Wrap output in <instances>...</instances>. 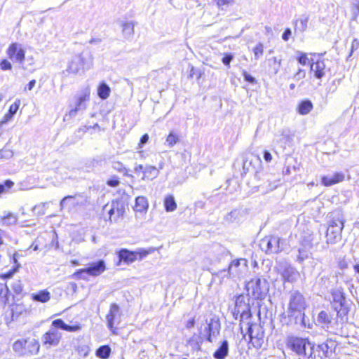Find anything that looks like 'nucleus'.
<instances>
[{
	"label": "nucleus",
	"mask_w": 359,
	"mask_h": 359,
	"mask_svg": "<svg viewBox=\"0 0 359 359\" xmlns=\"http://www.w3.org/2000/svg\"><path fill=\"white\" fill-rule=\"evenodd\" d=\"M332 307L337 312V317L343 320L349 311L344 293L341 289H335L332 290Z\"/></svg>",
	"instance_id": "6"
},
{
	"label": "nucleus",
	"mask_w": 359,
	"mask_h": 359,
	"mask_svg": "<svg viewBox=\"0 0 359 359\" xmlns=\"http://www.w3.org/2000/svg\"><path fill=\"white\" fill-rule=\"evenodd\" d=\"M156 167L151 165H146L144 166V170L143 172V175L142 177V180H152L155 177V172Z\"/></svg>",
	"instance_id": "36"
},
{
	"label": "nucleus",
	"mask_w": 359,
	"mask_h": 359,
	"mask_svg": "<svg viewBox=\"0 0 359 359\" xmlns=\"http://www.w3.org/2000/svg\"><path fill=\"white\" fill-rule=\"evenodd\" d=\"M229 353V342L224 340L219 347L215 351L213 356L216 359H224Z\"/></svg>",
	"instance_id": "24"
},
{
	"label": "nucleus",
	"mask_w": 359,
	"mask_h": 359,
	"mask_svg": "<svg viewBox=\"0 0 359 359\" xmlns=\"http://www.w3.org/2000/svg\"><path fill=\"white\" fill-rule=\"evenodd\" d=\"M264 158L266 162H270L272 160V156L268 151H264Z\"/></svg>",
	"instance_id": "64"
},
{
	"label": "nucleus",
	"mask_w": 359,
	"mask_h": 359,
	"mask_svg": "<svg viewBox=\"0 0 359 359\" xmlns=\"http://www.w3.org/2000/svg\"><path fill=\"white\" fill-rule=\"evenodd\" d=\"M291 34H292V31H291V29H290V28H287V29L284 31V32H283V35H282V39H283L284 41H288V40H289V39H290V37Z\"/></svg>",
	"instance_id": "59"
},
{
	"label": "nucleus",
	"mask_w": 359,
	"mask_h": 359,
	"mask_svg": "<svg viewBox=\"0 0 359 359\" xmlns=\"http://www.w3.org/2000/svg\"><path fill=\"white\" fill-rule=\"evenodd\" d=\"M111 89L109 86L104 82L100 84L97 88V95L102 100L107 99L110 94Z\"/></svg>",
	"instance_id": "30"
},
{
	"label": "nucleus",
	"mask_w": 359,
	"mask_h": 359,
	"mask_svg": "<svg viewBox=\"0 0 359 359\" xmlns=\"http://www.w3.org/2000/svg\"><path fill=\"white\" fill-rule=\"evenodd\" d=\"M14 186V182L11 180H6L0 184V194L6 193Z\"/></svg>",
	"instance_id": "43"
},
{
	"label": "nucleus",
	"mask_w": 359,
	"mask_h": 359,
	"mask_svg": "<svg viewBox=\"0 0 359 359\" xmlns=\"http://www.w3.org/2000/svg\"><path fill=\"white\" fill-rule=\"evenodd\" d=\"M334 215L326 233V243L332 245L341 241V231L344 227V219L342 214L338 212Z\"/></svg>",
	"instance_id": "3"
},
{
	"label": "nucleus",
	"mask_w": 359,
	"mask_h": 359,
	"mask_svg": "<svg viewBox=\"0 0 359 359\" xmlns=\"http://www.w3.org/2000/svg\"><path fill=\"white\" fill-rule=\"evenodd\" d=\"M253 53L256 60H259L263 55L264 46L262 43H259L254 48Z\"/></svg>",
	"instance_id": "44"
},
{
	"label": "nucleus",
	"mask_w": 359,
	"mask_h": 359,
	"mask_svg": "<svg viewBox=\"0 0 359 359\" xmlns=\"http://www.w3.org/2000/svg\"><path fill=\"white\" fill-rule=\"evenodd\" d=\"M195 325V318H191L189 320H188L185 324V327L187 329H191L194 327Z\"/></svg>",
	"instance_id": "62"
},
{
	"label": "nucleus",
	"mask_w": 359,
	"mask_h": 359,
	"mask_svg": "<svg viewBox=\"0 0 359 359\" xmlns=\"http://www.w3.org/2000/svg\"><path fill=\"white\" fill-rule=\"evenodd\" d=\"M112 203H113V207L114 208L115 214H116V216H114V219H116V218L123 215V214L124 212V209H123L122 204L119 201H112Z\"/></svg>",
	"instance_id": "41"
},
{
	"label": "nucleus",
	"mask_w": 359,
	"mask_h": 359,
	"mask_svg": "<svg viewBox=\"0 0 359 359\" xmlns=\"http://www.w3.org/2000/svg\"><path fill=\"white\" fill-rule=\"evenodd\" d=\"M7 55L11 60L15 58V61L22 63L25 57V51L19 44L13 43L8 47Z\"/></svg>",
	"instance_id": "16"
},
{
	"label": "nucleus",
	"mask_w": 359,
	"mask_h": 359,
	"mask_svg": "<svg viewBox=\"0 0 359 359\" xmlns=\"http://www.w3.org/2000/svg\"><path fill=\"white\" fill-rule=\"evenodd\" d=\"M119 184H120V182L117 177H113L112 178L109 179L107 182V184L111 187H116L118 186Z\"/></svg>",
	"instance_id": "53"
},
{
	"label": "nucleus",
	"mask_w": 359,
	"mask_h": 359,
	"mask_svg": "<svg viewBox=\"0 0 359 359\" xmlns=\"http://www.w3.org/2000/svg\"><path fill=\"white\" fill-rule=\"evenodd\" d=\"M150 252L151 250H147L144 249H138L135 251H130L127 249H121L118 252V257L120 260L123 261L127 264H130L137 259H142Z\"/></svg>",
	"instance_id": "13"
},
{
	"label": "nucleus",
	"mask_w": 359,
	"mask_h": 359,
	"mask_svg": "<svg viewBox=\"0 0 359 359\" xmlns=\"http://www.w3.org/2000/svg\"><path fill=\"white\" fill-rule=\"evenodd\" d=\"M107 208H108V205H104L103 208V210L104 211L107 210L108 215H109V219L111 221L112 217H114V216H116L114 208L113 207V203H111V204L110 205V208L109 210H107Z\"/></svg>",
	"instance_id": "51"
},
{
	"label": "nucleus",
	"mask_w": 359,
	"mask_h": 359,
	"mask_svg": "<svg viewBox=\"0 0 359 359\" xmlns=\"http://www.w3.org/2000/svg\"><path fill=\"white\" fill-rule=\"evenodd\" d=\"M221 324L219 320L213 317L205 323H201L198 326V332L194 333L187 341V345L192 350L199 351L201 348L203 342L206 340L210 343L216 341L219 335Z\"/></svg>",
	"instance_id": "1"
},
{
	"label": "nucleus",
	"mask_w": 359,
	"mask_h": 359,
	"mask_svg": "<svg viewBox=\"0 0 359 359\" xmlns=\"http://www.w3.org/2000/svg\"><path fill=\"white\" fill-rule=\"evenodd\" d=\"M1 152L5 159H9L13 156V152L10 149H4L1 150Z\"/></svg>",
	"instance_id": "58"
},
{
	"label": "nucleus",
	"mask_w": 359,
	"mask_h": 359,
	"mask_svg": "<svg viewBox=\"0 0 359 359\" xmlns=\"http://www.w3.org/2000/svg\"><path fill=\"white\" fill-rule=\"evenodd\" d=\"M212 3L215 4L218 8H223V6L231 4L233 0H210Z\"/></svg>",
	"instance_id": "48"
},
{
	"label": "nucleus",
	"mask_w": 359,
	"mask_h": 359,
	"mask_svg": "<svg viewBox=\"0 0 359 359\" xmlns=\"http://www.w3.org/2000/svg\"><path fill=\"white\" fill-rule=\"evenodd\" d=\"M248 261L245 259H237L233 260L229 266L228 270H222L218 272L217 275L222 278L231 277L239 278L246 271Z\"/></svg>",
	"instance_id": "7"
},
{
	"label": "nucleus",
	"mask_w": 359,
	"mask_h": 359,
	"mask_svg": "<svg viewBox=\"0 0 359 359\" xmlns=\"http://www.w3.org/2000/svg\"><path fill=\"white\" fill-rule=\"evenodd\" d=\"M277 269L285 282L294 283L300 276L299 272L287 262H279Z\"/></svg>",
	"instance_id": "11"
},
{
	"label": "nucleus",
	"mask_w": 359,
	"mask_h": 359,
	"mask_svg": "<svg viewBox=\"0 0 359 359\" xmlns=\"http://www.w3.org/2000/svg\"><path fill=\"white\" fill-rule=\"evenodd\" d=\"M20 256V254L18 252H15L13 255L12 259L15 264V266L8 270L7 272L4 273L0 274V277L3 279H8L11 278L15 273H16L18 270V269L20 267V264L18 262V257Z\"/></svg>",
	"instance_id": "25"
},
{
	"label": "nucleus",
	"mask_w": 359,
	"mask_h": 359,
	"mask_svg": "<svg viewBox=\"0 0 359 359\" xmlns=\"http://www.w3.org/2000/svg\"><path fill=\"white\" fill-rule=\"evenodd\" d=\"M25 306L22 304H15L11 305V311L6 314L5 320L7 324L16 320L24 311Z\"/></svg>",
	"instance_id": "19"
},
{
	"label": "nucleus",
	"mask_w": 359,
	"mask_h": 359,
	"mask_svg": "<svg viewBox=\"0 0 359 359\" xmlns=\"http://www.w3.org/2000/svg\"><path fill=\"white\" fill-rule=\"evenodd\" d=\"M88 99V96L87 95H84L81 96L76 103L74 108L72 109L69 114L66 115V116H69V117H75L77 114L78 111H83L86 109V101Z\"/></svg>",
	"instance_id": "21"
},
{
	"label": "nucleus",
	"mask_w": 359,
	"mask_h": 359,
	"mask_svg": "<svg viewBox=\"0 0 359 359\" xmlns=\"http://www.w3.org/2000/svg\"><path fill=\"white\" fill-rule=\"evenodd\" d=\"M178 141V137L172 133H170L166 139V143L169 147H172Z\"/></svg>",
	"instance_id": "49"
},
{
	"label": "nucleus",
	"mask_w": 359,
	"mask_h": 359,
	"mask_svg": "<svg viewBox=\"0 0 359 359\" xmlns=\"http://www.w3.org/2000/svg\"><path fill=\"white\" fill-rule=\"evenodd\" d=\"M149 140V135L147 134H144L142 136L140 143L139 147H142Z\"/></svg>",
	"instance_id": "61"
},
{
	"label": "nucleus",
	"mask_w": 359,
	"mask_h": 359,
	"mask_svg": "<svg viewBox=\"0 0 359 359\" xmlns=\"http://www.w3.org/2000/svg\"><path fill=\"white\" fill-rule=\"evenodd\" d=\"M313 109V104L312 102L309 100H306L304 101H302L297 107V111L299 114L302 115H306L308 114L311 109Z\"/></svg>",
	"instance_id": "29"
},
{
	"label": "nucleus",
	"mask_w": 359,
	"mask_h": 359,
	"mask_svg": "<svg viewBox=\"0 0 359 359\" xmlns=\"http://www.w3.org/2000/svg\"><path fill=\"white\" fill-rule=\"evenodd\" d=\"M233 315L235 319L239 318L241 321L251 317L249 298L247 296L241 294L236 297Z\"/></svg>",
	"instance_id": "8"
},
{
	"label": "nucleus",
	"mask_w": 359,
	"mask_h": 359,
	"mask_svg": "<svg viewBox=\"0 0 359 359\" xmlns=\"http://www.w3.org/2000/svg\"><path fill=\"white\" fill-rule=\"evenodd\" d=\"M270 61H273V71H274V74H276L279 70H280V67L281 65V58H278L277 57H272L271 59L269 60Z\"/></svg>",
	"instance_id": "46"
},
{
	"label": "nucleus",
	"mask_w": 359,
	"mask_h": 359,
	"mask_svg": "<svg viewBox=\"0 0 359 359\" xmlns=\"http://www.w3.org/2000/svg\"><path fill=\"white\" fill-rule=\"evenodd\" d=\"M111 348L109 346L104 345L99 347L96 351V355L102 359H107L109 357Z\"/></svg>",
	"instance_id": "35"
},
{
	"label": "nucleus",
	"mask_w": 359,
	"mask_h": 359,
	"mask_svg": "<svg viewBox=\"0 0 359 359\" xmlns=\"http://www.w3.org/2000/svg\"><path fill=\"white\" fill-rule=\"evenodd\" d=\"M164 207L167 212H172L177 208V203L172 196L169 195L165 198Z\"/></svg>",
	"instance_id": "33"
},
{
	"label": "nucleus",
	"mask_w": 359,
	"mask_h": 359,
	"mask_svg": "<svg viewBox=\"0 0 359 359\" xmlns=\"http://www.w3.org/2000/svg\"><path fill=\"white\" fill-rule=\"evenodd\" d=\"M287 346L294 352L299 359H312L313 346L306 339L297 337H289L287 339Z\"/></svg>",
	"instance_id": "2"
},
{
	"label": "nucleus",
	"mask_w": 359,
	"mask_h": 359,
	"mask_svg": "<svg viewBox=\"0 0 359 359\" xmlns=\"http://www.w3.org/2000/svg\"><path fill=\"white\" fill-rule=\"evenodd\" d=\"M20 105V100H16L14 103H13L8 110V113L12 115L13 116L16 114L18 111L19 107Z\"/></svg>",
	"instance_id": "47"
},
{
	"label": "nucleus",
	"mask_w": 359,
	"mask_h": 359,
	"mask_svg": "<svg viewBox=\"0 0 359 359\" xmlns=\"http://www.w3.org/2000/svg\"><path fill=\"white\" fill-rule=\"evenodd\" d=\"M76 351L81 358H86L88 355L90 348L87 344H79L76 347Z\"/></svg>",
	"instance_id": "37"
},
{
	"label": "nucleus",
	"mask_w": 359,
	"mask_h": 359,
	"mask_svg": "<svg viewBox=\"0 0 359 359\" xmlns=\"http://www.w3.org/2000/svg\"><path fill=\"white\" fill-rule=\"evenodd\" d=\"M308 21L309 18L307 17H303L296 20L294 23L295 31H299V32H304L307 27Z\"/></svg>",
	"instance_id": "34"
},
{
	"label": "nucleus",
	"mask_w": 359,
	"mask_h": 359,
	"mask_svg": "<svg viewBox=\"0 0 359 359\" xmlns=\"http://www.w3.org/2000/svg\"><path fill=\"white\" fill-rule=\"evenodd\" d=\"M13 116L11 115L8 112L7 114H6L4 115V116L3 117L2 120L1 121V123H4V124H6L7 123L8 121H10L12 118H13Z\"/></svg>",
	"instance_id": "63"
},
{
	"label": "nucleus",
	"mask_w": 359,
	"mask_h": 359,
	"mask_svg": "<svg viewBox=\"0 0 359 359\" xmlns=\"http://www.w3.org/2000/svg\"><path fill=\"white\" fill-rule=\"evenodd\" d=\"M134 27L133 22H126L122 25V32L124 37L127 39H130L134 34Z\"/></svg>",
	"instance_id": "28"
},
{
	"label": "nucleus",
	"mask_w": 359,
	"mask_h": 359,
	"mask_svg": "<svg viewBox=\"0 0 359 359\" xmlns=\"http://www.w3.org/2000/svg\"><path fill=\"white\" fill-rule=\"evenodd\" d=\"M10 292L6 284L0 283V307L4 306L8 302Z\"/></svg>",
	"instance_id": "27"
},
{
	"label": "nucleus",
	"mask_w": 359,
	"mask_h": 359,
	"mask_svg": "<svg viewBox=\"0 0 359 359\" xmlns=\"http://www.w3.org/2000/svg\"><path fill=\"white\" fill-rule=\"evenodd\" d=\"M306 76V72L304 69H299L297 72L294 75V79L296 81L301 80Z\"/></svg>",
	"instance_id": "54"
},
{
	"label": "nucleus",
	"mask_w": 359,
	"mask_h": 359,
	"mask_svg": "<svg viewBox=\"0 0 359 359\" xmlns=\"http://www.w3.org/2000/svg\"><path fill=\"white\" fill-rule=\"evenodd\" d=\"M318 320L320 323L328 325L332 322V317L326 311H323L319 313Z\"/></svg>",
	"instance_id": "39"
},
{
	"label": "nucleus",
	"mask_w": 359,
	"mask_h": 359,
	"mask_svg": "<svg viewBox=\"0 0 359 359\" xmlns=\"http://www.w3.org/2000/svg\"><path fill=\"white\" fill-rule=\"evenodd\" d=\"M306 307V302L303 294L298 290L289 292V303L287 311L291 315L295 313H302Z\"/></svg>",
	"instance_id": "9"
},
{
	"label": "nucleus",
	"mask_w": 359,
	"mask_h": 359,
	"mask_svg": "<svg viewBox=\"0 0 359 359\" xmlns=\"http://www.w3.org/2000/svg\"><path fill=\"white\" fill-rule=\"evenodd\" d=\"M58 329L60 328L53 325V324L51 325L49 330L42 337L44 344H49L50 346L58 344L61 339V333L58 331Z\"/></svg>",
	"instance_id": "14"
},
{
	"label": "nucleus",
	"mask_w": 359,
	"mask_h": 359,
	"mask_svg": "<svg viewBox=\"0 0 359 359\" xmlns=\"http://www.w3.org/2000/svg\"><path fill=\"white\" fill-rule=\"evenodd\" d=\"M11 287L16 294H20L23 290V285L20 280H15L11 284Z\"/></svg>",
	"instance_id": "42"
},
{
	"label": "nucleus",
	"mask_w": 359,
	"mask_h": 359,
	"mask_svg": "<svg viewBox=\"0 0 359 359\" xmlns=\"http://www.w3.org/2000/svg\"><path fill=\"white\" fill-rule=\"evenodd\" d=\"M85 67V59L81 54L76 55L70 61L67 72L72 74H78L83 71Z\"/></svg>",
	"instance_id": "17"
},
{
	"label": "nucleus",
	"mask_w": 359,
	"mask_h": 359,
	"mask_svg": "<svg viewBox=\"0 0 359 359\" xmlns=\"http://www.w3.org/2000/svg\"><path fill=\"white\" fill-rule=\"evenodd\" d=\"M0 69L3 71L11 70L12 69V65L8 60L4 59L0 62Z\"/></svg>",
	"instance_id": "50"
},
{
	"label": "nucleus",
	"mask_w": 359,
	"mask_h": 359,
	"mask_svg": "<svg viewBox=\"0 0 359 359\" xmlns=\"http://www.w3.org/2000/svg\"><path fill=\"white\" fill-rule=\"evenodd\" d=\"M243 76L244 79L252 84H255L257 83L256 79L251 75H250L246 71L243 72Z\"/></svg>",
	"instance_id": "52"
},
{
	"label": "nucleus",
	"mask_w": 359,
	"mask_h": 359,
	"mask_svg": "<svg viewBox=\"0 0 359 359\" xmlns=\"http://www.w3.org/2000/svg\"><path fill=\"white\" fill-rule=\"evenodd\" d=\"M311 255L309 250L306 247H302L298 250V255L296 261L302 264L306 259H309Z\"/></svg>",
	"instance_id": "32"
},
{
	"label": "nucleus",
	"mask_w": 359,
	"mask_h": 359,
	"mask_svg": "<svg viewBox=\"0 0 359 359\" xmlns=\"http://www.w3.org/2000/svg\"><path fill=\"white\" fill-rule=\"evenodd\" d=\"M121 316V311L118 304L113 303L110 306V309L107 315V321L108 327L112 330L114 325L119 323Z\"/></svg>",
	"instance_id": "15"
},
{
	"label": "nucleus",
	"mask_w": 359,
	"mask_h": 359,
	"mask_svg": "<svg viewBox=\"0 0 359 359\" xmlns=\"http://www.w3.org/2000/svg\"><path fill=\"white\" fill-rule=\"evenodd\" d=\"M76 204L74 201V197L72 196H67L64 197L60 201V207L61 209L65 208L66 206H69V208L74 206Z\"/></svg>",
	"instance_id": "38"
},
{
	"label": "nucleus",
	"mask_w": 359,
	"mask_h": 359,
	"mask_svg": "<svg viewBox=\"0 0 359 359\" xmlns=\"http://www.w3.org/2000/svg\"><path fill=\"white\" fill-rule=\"evenodd\" d=\"M32 299L34 302L46 303L50 299V293L46 290H40L31 294Z\"/></svg>",
	"instance_id": "26"
},
{
	"label": "nucleus",
	"mask_w": 359,
	"mask_h": 359,
	"mask_svg": "<svg viewBox=\"0 0 359 359\" xmlns=\"http://www.w3.org/2000/svg\"><path fill=\"white\" fill-rule=\"evenodd\" d=\"M106 269V266L104 260L100 259L97 262H92L88 264V266L78 270L74 276L79 277V278L86 279V277L83 274H88L92 276H98L101 273H102Z\"/></svg>",
	"instance_id": "12"
},
{
	"label": "nucleus",
	"mask_w": 359,
	"mask_h": 359,
	"mask_svg": "<svg viewBox=\"0 0 359 359\" xmlns=\"http://www.w3.org/2000/svg\"><path fill=\"white\" fill-rule=\"evenodd\" d=\"M255 327L258 328V327L256 325H252V324H251L248 327V335H249V337H250V340L252 339V338L255 337L253 335L254 328H255Z\"/></svg>",
	"instance_id": "60"
},
{
	"label": "nucleus",
	"mask_w": 359,
	"mask_h": 359,
	"mask_svg": "<svg viewBox=\"0 0 359 359\" xmlns=\"http://www.w3.org/2000/svg\"><path fill=\"white\" fill-rule=\"evenodd\" d=\"M3 222L8 225L14 224L17 222V217L13 214L9 213L7 216L4 217Z\"/></svg>",
	"instance_id": "45"
},
{
	"label": "nucleus",
	"mask_w": 359,
	"mask_h": 359,
	"mask_svg": "<svg viewBox=\"0 0 359 359\" xmlns=\"http://www.w3.org/2000/svg\"><path fill=\"white\" fill-rule=\"evenodd\" d=\"M326 65L324 60H318L311 65V71L314 72L316 78L320 79L325 74Z\"/></svg>",
	"instance_id": "20"
},
{
	"label": "nucleus",
	"mask_w": 359,
	"mask_h": 359,
	"mask_svg": "<svg viewBox=\"0 0 359 359\" xmlns=\"http://www.w3.org/2000/svg\"><path fill=\"white\" fill-rule=\"evenodd\" d=\"M359 50V40L357 39H355L352 41L351 45V53L349 55V57L351 56V55L355 52Z\"/></svg>",
	"instance_id": "55"
},
{
	"label": "nucleus",
	"mask_w": 359,
	"mask_h": 359,
	"mask_svg": "<svg viewBox=\"0 0 359 359\" xmlns=\"http://www.w3.org/2000/svg\"><path fill=\"white\" fill-rule=\"evenodd\" d=\"M308 60L309 59L306 53H300L299 56L297 57L298 62L302 65H306Z\"/></svg>",
	"instance_id": "56"
},
{
	"label": "nucleus",
	"mask_w": 359,
	"mask_h": 359,
	"mask_svg": "<svg viewBox=\"0 0 359 359\" xmlns=\"http://www.w3.org/2000/svg\"><path fill=\"white\" fill-rule=\"evenodd\" d=\"M245 288L248 296L255 299H263L269 292V286L266 279L257 277L248 281Z\"/></svg>",
	"instance_id": "5"
},
{
	"label": "nucleus",
	"mask_w": 359,
	"mask_h": 359,
	"mask_svg": "<svg viewBox=\"0 0 359 359\" xmlns=\"http://www.w3.org/2000/svg\"><path fill=\"white\" fill-rule=\"evenodd\" d=\"M345 179V174L342 172H334L332 175L323 176L321 178V183L325 187H330L335 184L341 182Z\"/></svg>",
	"instance_id": "18"
},
{
	"label": "nucleus",
	"mask_w": 359,
	"mask_h": 359,
	"mask_svg": "<svg viewBox=\"0 0 359 359\" xmlns=\"http://www.w3.org/2000/svg\"><path fill=\"white\" fill-rule=\"evenodd\" d=\"M12 347L18 355L30 357L39 353L40 345L34 338H27L15 341Z\"/></svg>",
	"instance_id": "4"
},
{
	"label": "nucleus",
	"mask_w": 359,
	"mask_h": 359,
	"mask_svg": "<svg viewBox=\"0 0 359 359\" xmlns=\"http://www.w3.org/2000/svg\"><path fill=\"white\" fill-rule=\"evenodd\" d=\"M283 241L274 236H266L260 241L259 248L267 254L278 253L283 250Z\"/></svg>",
	"instance_id": "10"
},
{
	"label": "nucleus",
	"mask_w": 359,
	"mask_h": 359,
	"mask_svg": "<svg viewBox=\"0 0 359 359\" xmlns=\"http://www.w3.org/2000/svg\"><path fill=\"white\" fill-rule=\"evenodd\" d=\"M53 325L70 332H78L81 329V327L79 325H69L66 324L62 319H56L53 320Z\"/></svg>",
	"instance_id": "22"
},
{
	"label": "nucleus",
	"mask_w": 359,
	"mask_h": 359,
	"mask_svg": "<svg viewBox=\"0 0 359 359\" xmlns=\"http://www.w3.org/2000/svg\"><path fill=\"white\" fill-rule=\"evenodd\" d=\"M233 58V55L231 54H225V55L222 58V62L224 65L226 66L230 65V62L232 61Z\"/></svg>",
	"instance_id": "57"
},
{
	"label": "nucleus",
	"mask_w": 359,
	"mask_h": 359,
	"mask_svg": "<svg viewBox=\"0 0 359 359\" xmlns=\"http://www.w3.org/2000/svg\"><path fill=\"white\" fill-rule=\"evenodd\" d=\"M112 168L115 170H116V171H118L119 172L123 173V175H125V176H130L128 173V170L126 168V167L124 166V165L121 162L114 161L112 163Z\"/></svg>",
	"instance_id": "40"
},
{
	"label": "nucleus",
	"mask_w": 359,
	"mask_h": 359,
	"mask_svg": "<svg viewBox=\"0 0 359 359\" xmlns=\"http://www.w3.org/2000/svg\"><path fill=\"white\" fill-rule=\"evenodd\" d=\"M148 208L147 200L145 197L138 196L135 199L134 209L137 212H142Z\"/></svg>",
	"instance_id": "31"
},
{
	"label": "nucleus",
	"mask_w": 359,
	"mask_h": 359,
	"mask_svg": "<svg viewBox=\"0 0 359 359\" xmlns=\"http://www.w3.org/2000/svg\"><path fill=\"white\" fill-rule=\"evenodd\" d=\"M334 346V342L327 341L326 343H322L318 346V351H319V356L320 358L323 357H329L332 353V348Z\"/></svg>",
	"instance_id": "23"
}]
</instances>
